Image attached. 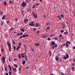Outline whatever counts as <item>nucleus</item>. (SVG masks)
I'll use <instances>...</instances> for the list:
<instances>
[{
  "label": "nucleus",
  "mask_w": 75,
  "mask_h": 75,
  "mask_svg": "<svg viewBox=\"0 0 75 75\" xmlns=\"http://www.w3.org/2000/svg\"><path fill=\"white\" fill-rule=\"evenodd\" d=\"M21 6H22V7H26V2L24 1H23L22 3Z\"/></svg>",
  "instance_id": "obj_1"
},
{
  "label": "nucleus",
  "mask_w": 75,
  "mask_h": 75,
  "mask_svg": "<svg viewBox=\"0 0 75 75\" xmlns=\"http://www.w3.org/2000/svg\"><path fill=\"white\" fill-rule=\"evenodd\" d=\"M29 25L30 26H32L33 27L35 26V25L34 24V22L32 21L29 23Z\"/></svg>",
  "instance_id": "obj_2"
},
{
  "label": "nucleus",
  "mask_w": 75,
  "mask_h": 75,
  "mask_svg": "<svg viewBox=\"0 0 75 75\" xmlns=\"http://www.w3.org/2000/svg\"><path fill=\"white\" fill-rule=\"evenodd\" d=\"M66 56H64L63 57V59H67L68 58H69V56H68V54H67L66 55Z\"/></svg>",
  "instance_id": "obj_3"
},
{
  "label": "nucleus",
  "mask_w": 75,
  "mask_h": 75,
  "mask_svg": "<svg viewBox=\"0 0 75 75\" xmlns=\"http://www.w3.org/2000/svg\"><path fill=\"white\" fill-rule=\"evenodd\" d=\"M2 61L3 62V64H5L6 63V60L5 59V57H2Z\"/></svg>",
  "instance_id": "obj_4"
},
{
  "label": "nucleus",
  "mask_w": 75,
  "mask_h": 75,
  "mask_svg": "<svg viewBox=\"0 0 75 75\" xmlns=\"http://www.w3.org/2000/svg\"><path fill=\"white\" fill-rule=\"evenodd\" d=\"M42 37H45V38H47V33L43 34L42 35Z\"/></svg>",
  "instance_id": "obj_5"
},
{
  "label": "nucleus",
  "mask_w": 75,
  "mask_h": 75,
  "mask_svg": "<svg viewBox=\"0 0 75 75\" xmlns=\"http://www.w3.org/2000/svg\"><path fill=\"white\" fill-rule=\"evenodd\" d=\"M28 37V34H27L26 35H25L24 34H23V36H20L19 38H22V37Z\"/></svg>",
  "instance_id": "obj_6"
},
{
  "label": "nucleus",
  "mask_w": 75,
  "mask_h": 75,
  "mask_svg": "<svg viewBox=\"0 0 75 75\" xmlns=\"http://www.w3.org/2000/svg\"><path fill=\"white\" fill-rule=\"evenodd\" d=\"M40 23H35V27H39L40 26Z\"/></svg>",
  "instance_id": "obj_7"
},
{
  "label": "nucleus",
  "mask_w": 75,
  "mask_h": 75,
  "mask_svg": "<svg viewBox=\"0 0 75 75\" xmlns=\"http://www.w3.org/2000/svg\"><path fill=\"white\" fill-rule=\"evenodd\" d=\"M24 23H25L27 24V23L28 21V19H26L24 20Z\"/></svg>",
  "instance_id": "obj_8"
},
{
  "label": "nucleus",
  "mask_w": 75,
  "mask_h": 75,
  "mask_svg": "<svg viewBox=\"0 0 75 75\" xmlns=\"http://www.w3.org/2000/svg\"><path fill=\"white\" fill-rule=\"evenodd\" d=\"M25 54V53H21V56L22 57V58H24L25 57V56L24 55Z\"/></svg>",
  "instance_id": "obj_9"
},
{
  "label": "nucleus",
  "mask_w": 75,
  "mask_h": 75,
  "mask_svg": "<svg viewBox=\"0 0 75 75\" xmlns=\"http://www.w3.org/2000/svg\"><path fill=\"white\" fill-rule=\"evenodd\" d=\"M12 69L13 70V72H17V69L16 68H14L12 67Z\"/></svg>",
  "instance_id": "obj_10"
},
{
  "label": "nucleus",
  "mask_w": 75,
  "mask_h": 75,
  "mask_svg": "<svg viewBox=\"0 0 75 75\" xmlns=\"http://www.w3.org/2000/svg\"><path fill=\"white\" fill-rule=\"evenodd\" d=\"M20 30L21 31H22V32H24V31H25V30L23 28H21Z\"/></svg>",
  "instance_id": "obj_11"
},
{
  "label": "nucleus",
  "mask_w": 75,
  "mask_h": 75,
  "mask_svg": "<svg viewBox=\"0 0 75 75\" xmlns=\"http://www.w3.org/2000/svg\"><path fill=\"white\" fill-rule=\"evenodd\" d=\"M68 33L67 32H66L64 33L63 35H68Z\"/></svg>",
  "instance_id": "obj_12"
},
{
  "label": "nucleus",
  "mask_w": 75,
  "mask_h": 75,
  "mask_svg": "<svg viewBox=\"0 0 75 75\" xmlns=\"http://www.w3.org/2000/svg\"><path fill=\"white\" fill-rule=\"evenodd\" d=\"M25 59H26V61H28V59H27V55H25Z\"/></svg>",
  "instance_id": "obj_13"
},
{
  "label": "nucleus",
  "mask_w": 75,
  "mask_h": 75,
  "mask_svg": "<svg viewBox=\"0 0 75 75\" xmlns=\"http://www.w3.org/2000/svg\"><path fill=\"white\" fill-rule=\"evenodd\" d=\"M55 43H54V41H53L52 43H51V45H53V46L55 44Z\"/></svg>",
  "instance_id": "obj_14"
},
{
  "label": "nucleus",
  "mask_w": 75,
  "mask_h": 75,
  "mask_svg": "<svg viewBox=\"0 0 75 75\" xmlns=\"http://www.w3.org/2000/svg\"><path fill=\"white\" fill-rule=\"evenodd\" d=\"M55 60L56 61H58V56H56L55 58Z\"/></svg>",
  "instance_id": "obj_15"
},
{
  "label": "nucleus",
  "mask_w": 75,
  "mask_h": 75,
  "mask_svg": "<svg viewBox=\"0 0 75 75\" xmlns=\"http://www.w3.org/2000/svg\"><path fill=\"white\" fill-rule=\"evenodd\" d=\"M5 16L6 15H5L3 16V17L2 18V20H4L5 19Z\"/></svg>",
  "instance_id": "obj_16"
},
{
  "label": "nucleus",
  "mask_w": 75,
  "mask_h": 75,
  "mask_svg": "<svg viewBox=\"0 0 75 75\" xmlns=\"http://www.w3.org/2000/svg\"><path fill=\"white\" fill-rule=\"evenodd\" d=\"M34 17L35 18H37L38 17V16H37V14H36Z\"/></svg>",
  "instance_id": "obj_17"
},
{
  "label": "nucleus",
  "mask_w": 75,
  "mask_h": 75,
  "mask_svg": "<svg viewBox=\"0 0 75 75\" xmlns=\"http://www.w3.org/2000/svg\"><path fill=\"white\" fill-rule=\"evenodd\" d=\"M3 3L4 4L5 6H7V3H6V2L5 1L3 2Z\"/></svg>",
  "instance_id": "obj_18"
},
{
  "label": "nucleus",
  "mask_w": 75,
  "mask_h": 75,
  "mask_svg": "<svg viewBox=\"0 0 75 75\" xmlns=\"http://www.w3.org/2000/svg\"><path fill=\"white\" fill-rule=\"evenodd\" d=\"M39 43H37V44H35V45H36V46H39Z\"/></svg>",
  "instance_id": "obj_19"
},
{
  "label": "nucleus",
  "mask_w": 75,
  "mask_h": 75,
  "mask_svg": "<svg viewBox=\"0 0 75 75\" xmlns=\"http://www.w3.org/2000/svg\"><path fill=\"white\" fill-rule=\"evenodd\" d=\"M3 24H4V21H3V22H1V26H2V25H3Z\"/></svg>",
  "instance_id": "obj_20"
},
{
  "label": "nucleus",
  "mask_w": 75,
  "mask_h": 75,
  "mask_svg": "<svg viewBox=\"0 0 75 75\" xmlns=\"http://www.w3.org/2000/svg\"><path fill=\"white\" fill-rule=\"evenodd\" d=\"M25 64V61H24L23 62H22V64L23 65H24Z\"/></svg>",
  "instance_id": "obj_21"
},
{
  "label": "nucleus",
  "mask_w": 75,
  "mask_h": 75,
  "mask_svg": "<svg viewBox=\"0 0 75 75\" xmlns=\"http://www.w3.org/2000/svg\"><path fill=\"white\" fill-rule=\"evenodd\" d=\"M14 67H16V68H17V67H18V66H17V64H14Z\"/></svg>",
  "instance_id": "obj_22"
},
{
  "label": "nucleus",
  "mask_w": 75,
  "mask_h": 75,
  "mask_svg": "<svg viewBox=\"0 0 75 75\" xmlns=\"http://www.w3.org/2000/svg\"><path fill=\"white\" fill-rule=\"evenodd\" d=\"M8 46L9 48H11V46L10 45V44H8Z\"/></svg>",
  "instance_id": "obj_23"
},
{
  "label": "nucleus",
  "mask_w": 75,
  "mask_h": 75,
  "mask_svg": "<svg viewBox=\"0 0 75 75\" xmlns=\"http://www.w3.org/2000/svg\"><path fill=\"white\" fill-rule=\"evenodd\" d=\"M54 36V34H52L50 35V37H53V36Z\"/></svg>",
  "instance_id": "obj_24"
},
{
  "label": "nucleus",
  "mask_w": 75,
  "mask_h": 75,
  "mask_svg": "<svg viewBox=\"0 0 75 75\" xmlns=\"http://www.w3.org/2000/svg\"><path fill=\"white\" fill-rule=\"evenodd\" d=\"M49 29H50V27H47L46 28L45 30L46 31H47V30H49Z\"/></svg>",
  "instance_id": "obj_25"
},
{
  "label": "nucleus",
  "mask_w": 75,
  "mask_h": 75,
  "mask_svg": "<svg viewBox=\"0 0 75 75\" xmlns=\"http://www.w3.org/2000/svg\"><path fill=\"white\" fill-rule=\"evenodd\" d=\"M66 47H67L68 48L69 47V45H68V44L66 43Z\"/></svg>",
  "instance_id": "obj_26"
},
{
  "label": "nucleus",
  "mask_w": 75,
  "mask_h": 75,
  "mask_svg": "<svg viewBox=\"0 0 75 75\" xmlns=\"http://www.w3.org/2000/svg\"><path fill=\"white\" fill-rule=\"evenodd\" d=\"M39 5H40V4H39L38 3H36V5H36V6H39Z\"/></svg>",
  "instance_id": "obj_27"
},
{
  "label": "nucleus",
  "mask_w": 75,
  "mask_h": 75,
  "mask_svg": "<svg viewBox=\"0 0 75 75\" xmlns=\"http://www.w3.org/2000/svg\"><path fill=\"white\" fill-rule=\"evenodd\" d=\"M66 42L67 43H68V44H71V42H69V41H67Z\"/></svg>",
  "instance_id": "obj_28"
},
{
  "label": "nucleus",
  "mask_w": 75,
  "mask_h": 75,
  "mask_svg": "<svg viewBox=\"0 0 75 75\" xmlns=\"http://www.w3.org/2000/svg\"><path fill=\"white\" fill-rule=\"evenodd\" d=\"M61 17L62 18H63L64 17V15L63 14H61Z\"/></svg>",
  "instance_id": "obj_29"
},
{
  "label": "nucleus",
  "mask_w": 75,
  "mask_h": 75,
  "mask_svg": "<svg viewBox=\"0 0 75 75\" xmlns=\"http://www.w3.org/2000/svg\"><path fill=\"white\" fill-rule=\"evenodd\" d=\"M49 54L50 55H51V51H49Z\"/></svg>",
  "instance_id": "obj_30"
},
{
  "label": "nucleus",
  "mask_w": 75,
  "mask_h": 75,
  "mask_svg": "<svg viewBox=\"0 0 75 75\" xmlns=\"http://www.w3.org/2000/svg\"><path fill=\"white\" fill-rule=\"evenodd\" d=\"M36 6V5H33V7H32V8H35V6Z\"/></svg>",
  "instance_id": "obj_31"
},
{
  "label": "nucleus",
  "mask_w": 75,
  "mask_h": 75,
  "mask_svg": "<svg viewBox=\"0 0 75 75\" xmlns=\"http://www.w3.org/2000/svg\"><path fill=\"white\" fill-rule=\"evenodd\" d=\"M18 58L19 59L21 58V56H20V54L18 55Z\"/></svg>",
  "instance_id": "obj_32"
},
{
  "label": "nucleus",
  "mask_w": 75,
  "mask_h": 75,
  "mask_svg": "<svg viewBox=\"0 0 75 75\" xmlns=\"http://www.w3.org/2000/svg\"><path fill=\"white\" fill-rule=\"evenodd\" d=\"M21 13H22V14H23V13H24V10H21Z\"/></svg>",
  "instance_id": "obj_33"
},
{
  "label": "nucleus",
  "mask_w": 75,
  "mask_h": 75,
  "mask_svg": "<svg viewBox=\"0 0 75 75\" xmlns=\"http://www.w3.org/2000/svg\"><path fill=\"white\" fill-rule=\"evenodd\" d=\"M36 30V28H34L33 29V31H35Z\"/></svg>",
  "instance_id": "obj_34"
},
{
  "label": "nucleus",
  "mask_w": 75,
  "mask_h": 75,
  "mask_svg": "<svg viewBox=\"0 0 75 75\" xmlns=\"http://www.w3.org/2000/svg\"><path fill=\"white\" fill-rule=\"evenodd\" d=\"M61 33H64V31L62 30H61Z\"/></svg>",
  "instance_id": "obj_35"
},
{
  "label": "nucleus",
  "mask_w": 75,
  "mask_h": 75,
  "mask_svg": "<svg viewBox=\"0 0 75 75\" xmlns=\"http://www.w3.org/2000/svg\"><path fill=\"white\" fill-rule=\"evenodd\" d=\"M13 30V28H11L10 29V31H11Z\"/></svg>",
  "instance_id": "obj_36"
},
{
  "label": "nucleus",
  "mask_w": 75,
  "mask_h": 75,
  "mask_svg": "<svg viewBox=\"0 0 75 75\" xmlns=\"http://www.w3.org/2000/svg\"><path fill=\"white\" fill-rule=\"evenodd\" d=\"M13 40V44H16V43H15V42H14V40Z\"/></svg>",
  "instance_id": "obj_37"
},
{
  "label": "nucleus",
  "mask_w": 75,
  "mask_h": 75,
  "mask_svg": "<svg viewBox=\"0 0 75 75\" xmlns=\"http://www.w3.org/2000/svg\"><path fill=\"white\" fill-rule=\"evenodd\" d=\"M54 47H58V46H57V45H54Z\"/></svg>",
  "instance_id": "obj_38"
},
{
  "label": "nucleus",
  "mask_w": 75,
  "mask_h": 75,
  "mask_svg": "<svg viewBox=\"0 0 75 75\" xmlns=\"http://www.w3.org/2000/svg\"><path fill=\"white\" fill-rule=\"evenodd\" d=\"M9 3H10V4H11V3H13V1H9Z\"/></svg>",
  "instance_id": "obj_39"
},
{
  "label": "nucleus",
  "mask_w": 75,
  "mask_h": 75,
  "mask_svg": "<svg viewBox=\"0 0 75 75\" xmlns=\"http://www.w3.org/2000/svg\"><path fill=\"white\" fill-rule=\"evenodd\" d=\"M23 33L22 32L21 33H20V35H23Z\"/></svg>",
  "instance_id": "obj_40"
},
{
  "label": "nucleus",
  "mask_w": 75,
  "mask_h": 75,
  "mask_svg": "<svg viewBox=\"0 0 75 75\" xmlns=\"http://www.w3.org/2000/svg\"><path fill=\"white\" fill-rule=\"evenodd\" d=\"M21 47H17L16 49L17 50H19V48H20Z\"/></svg>",
  "instance_id": "obj_41"
},
{
  "label": "nucleus",
  "mask_w": 75,
  "mask_h": 75,
  "mask_svg": "<svg viewBox=\"0 0 75 75\" xmlns=\"http://www.w3.org/2000/svg\"><path fill=\"white\" fill-rule=\"evenodd\" d=\"M33 16H35V13H34V12H33Z\"/></svg>",
  "instance_id": "obj_42"
},
{
  "label": "nucleus",
  "mask_w": 75,
  "mask_h": 75,
  "mask_svg": "<svg viewBox=\"0 0 75 75\" xmlns=\"http://www.w3.org/2000/svg\"><path fill=\"white\" fill-rule=\"evenodd\" d=\"M71 69L72 71H74V67H72L71 68Z\"/></svg>",
  "instance_id": "obj_43"
},
{
  "label": "nucleus",
  "mask_w": 75,
  "mask_h": 75,
  "mask_svg": "<svg viewBox=\"0 0 75 75\" xmlns=\"http://www.w3.org/2000/svg\"><path fill=\"white\" fill-rule=\"evenodd\" d=\"M54 39L55 40H58V38H54Z\"/></svg>",
  "instance_id": "obj_44"
},
{
  "label": "nucleus",
  "mask_w": 75,
  "mask_h": 75,
  "mask_svg": "<svg viewBox=\"0 0 75 75\" xmlns=\"http://www.w3.org/2000/svg\"><path fill=\"white\" fill-rule=\"evenodd\" d=\"M16 46H14V51L16 50Z\"/></svg>",
  "instance_id": "obj_45"
},
{
  "label": "nucleus",
  "mask_w": 75,
  "mask_h": 75,
  "mask_svg": "<svg viewBox=\"0 0 75 75\" xmlns=\"http://www.w3.org/2000/svg\"><path fill=\"white\" fill-rule=\"evenodd\" d=\"M10 21H6L7 23L8 24V23H10Z\"/></svg>",
  "instance_id": "obj_46"
},
{
  "label": "nucleus",
  "mask_w": 75,
  "mask_h": 75,
  "mask_svg": "<svg viewBox=\"0 0 75 75\" xmlns=\"http://www.w3.org/2000/svg\"><path fill=\"white\" fill-rule=\"evenodd\" d=\"M8 60H9V61H10H10H11V60H10V57H9L8 58Z\"/></svg>",
  "instance_id": "obj_47"
},
{
  "label": "nucleus",
  "mask_w": 75,
  "mask_h": 75,
  "mask_svg": "<svg viewBox=\"0 0 75 75\" xmlns=\"http://www.w3.org/2000/svg\"><path fill=\"white\" fill-rule=\"evenodd\" d=\"M9 75H11V72H10V71L9 72Z\"/></svg>",
  "instance_id": "obj_48"
},
{
  "label": "nucleus",
  "mask_w": 75,
  "mask_h": 75,
  "mask_svg": "<svg viewBox=\"0 0 75 75\" xmlns=\"http://www.w3.org/2000/svg\"><path fill=\"white\" fill-rule=\"evenodd\" d=\"M5 69L6 70V72H7V67H5Z\"/></svg>",
  "instance_id": "obj_49"
},
{
  "label": "nucleus",
  "mask_w": 75,
  "mask_h": 75,
  "mask_svg": "<svg viewBox=\"0 0 75 75\" xmlns=\"http://www.w3.org/2000/svg\"><path fill=\"white\" fill-rule=\"evenodd\" d=\"M25 1H26V2H27V3H28V2H30V1L28 0H27Z\"/></svg>",
  "instance_id": "obj_50"
},
{
  "label": "nucleus",
  "mask_w": 75,
  "mask_h": 75,
  "mask_svg": "<svg viewBox=\"0 0 75 75\" xmlns=\"http://www.w3.org/2000/svg\"><path fill=\"white\" fill-rule=\"evenodd\" d=\"M1 51L2 52H3V51H4V49H3L1 50Z\"/></svg>",
  "instance_id": "obj_51"
},
{
  "label": "nucleus",
  "mask_w": 75,
  "mask_h": 75,
  "mask_svg": "<svg viewBox=\"0 0 75 75\" xmlns=\"http://www.w3.org/2000/svg\"><path fill=\"white\" fill-rule=\"evenodd\" d=\"M61 74H62V75H64V74L62 72H61Z\"/></svg>",
  "instance_id": "obj_52"
},
{
  "label": "nucleus",
  "mask_w": 75,
  "mask_h": 75,
  "mask_svg": "<svg viewBox=\"0 0 75 75\" xmlns=\"http://www.w3.org/2000/svg\"><path fill=\"white\" fill-rule=\"evenodd\" d=\"M65 13H68V11H65Z\"/></svg>",
  "instance_id": "obj_53"
},
{
  "label": "nucleus",
  "mask_w": 75,
  "mask_h": 75,
  "mask_svg": "<svg viewBox=\"0 0 75 75\" xmlns=\"http://www.w3.org/2000/svg\"><path fill=\"white\" fill-rule=\"evenodd\" d=\"M17 20H18V19H17V18H16L15 19V21H17Z\"/></svg>",
  "instance_id": "obj_54"
},
{
  "label": "nucleus",
  "mask_w": 75,
  "mask_h": 75,
  "mask_svg": "<svg viewBox=\"0 0 75 75\" xmlns=\"http://www.w3.org/2000/svg\"><path fill=\"white\" fill-rule=\"evenodd\" d=\"M40 33V31L38 30L37 32V33Z\"/></svg>",
  "instance_id": "obj_55"
},
{
  "label": "nucleus",
  "mask_w": 75,
  "mask_h": 75,
  "mask_svg": "<svg viewBox=\"0 0 75 75\" xmlns=\"http://www.w3.org/2000/svg\"><path fill=\"white\" fill-rule=\"evenodd\" d=\"M21 67H20V68H19V71H20L21 70Z\"/></svg>",
  "instance_id": "obj_56"
},
{
  "label": "nucleus",
  "mask_w": 75,
  "mask_h": 75,
  "mask_svg": "<svg viewBox=\"0 0 75 75\" xmlns=\"http://www.w3.org/2000/svg\"><path fill=\"white\" fill-rule=\"evenodd\" d=\"M54 48H55V47L54 46L52 47V48L53 50H54Z\"/></svg>",
  "instance_id": "obj_57"
},
{
  "label": "nucleus",
  "mask_w": 75,
  "mask_h": 75,
  "mask_svg": "<svg viewBox=\"0 0 75 75\" xmlns=\"http://www.w3.org/2000/svg\"><path fill=\"white\" fill-rule=\"evenodd\" d=\"M19 45H21V43H20V42H19Z\"/></svg>",
  "instance_id": "obj_58"
},
{
  "label": "nucleus",
  "mask_w": 75,
  "mask_h": 75,
  "mask_svg": "<svg viewBox=\"0 0 75 75\" xmlns=\"http://www.w3.org/2000/svg\"><path fill=\"white\" fill-rule=\"evenodd\" d=\"M59 37L61 38V37H62V35H59Z\"/></svg>",
  "instance_id": "obj_59"
},
{
  "label": "nucleus",
  "mask_w": 75,
  "mask_h": 75,
  "mask_svg": "<svg viewBox=\"0 0 75 75\" xmlns=\"http://www.w3.org/2000/svg\"><path fill=\"white\" fill-rule=\"evenodd\" d=\"M30 10H31V9H28V11H30Z\"/></svg>",
  "instance_id": "obj_60"
},
{
  "label": "nucleus",
  "mask_w": 75,
  "mask_h": 75,
  "mask_svg": "<svg viewBox=\"0 0 75 75\" xmlns=\"http://www.w3.org/2000/svg\"><path fill=\"white\" fill-rule=\"evenodd\" d=\"M63 27L64 28L65 27V25H63Z\"/></svg>",
  "instance_id": "obj_61"
},
{
  "label": "nucleus",
  "mask_w": 75,
  "mask_h": 75,
  "mask_svg": "<svg viewBox=\"0 0 75 75\" xmlns=\"http://www.w3.org/2000/svg\"><path fill=\"white\" fill-rule=\"evenodd\" d=\"M72 65H73V66H75V64H74V63H72Z\"/></svg>",
  "instance_id": "obj_62"
},
{
  "label": "nucleus",
  "mask_w": 75,
  "mask_h": 75,
  "mask_svg": "<svg viewBox=\"0 0 75 75\" xmlns=\"http://www.w3.org/2000/svg\"><path fill=\"white\" fill-rule=\"evenodd\" d=\"M47 40H50V38H47Z\"/></svg>",
  "instance_id": "obj_63"
},
{
  "label": "nucleus",
  "mask_w": 75,
  "mask_h": 75,
  "mask_svg": "<svg viewBox=\"0 0 75 75\" xmlns=\"http://www.w3.org/2000/svg\"><path fill=\"white\" fill-rule=\"evenodd\" d=\"M74 62H75V59H74Z\"/></svg>",
  "instance_id": "obj_64"
}]
</instances>
